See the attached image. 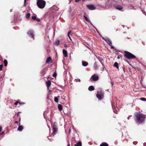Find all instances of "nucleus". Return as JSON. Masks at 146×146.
<instances>
[{
  "label": "nucleus",
  "mask_w": 146,
  "mask_h": 146,
  "mask_svg": "<svg viewBox=\"0 0 146 146\" xmlns=\"http://www.w3.org/2000/svg\"><path fill=\"white\" fill-rule=\"evenodd\" d=\"M36 16H33L32 17V19L34 20H36Z\"/></svg>",
  "instance_id": "31"
},
{
  "label": "nucleus",
  "mask_w": 146,
  "mask_h": 146,
  "mask_svg": "<svg viewBox=\"0 0 146 146\" xmlns=\"http://www.w3.org/2000/svg\"><path fill=\"white\" fill-rule=\"evenodd\" d=\"M114 84V83L113 82L111 83V85L112 86H113V85Z\"/></svg>",
  "instance_id": "48"
},
{
  "label": "nucleus",
  "mask_w": 146,
  "mask_h": 146,
  "mask_svg": "<svg viewBox=\"0 0 146 146\" xmlns=\"http://www.w3.org/2000/svg\"><path fill=\"white\" fill-rule=\"evenodd\" d=\"M46 68H44L43 70L40 73L42 76H43L45 74V72L46 71Z\"/></svg>",
  "instance_id": "15"
},
{
  "label": "nucleus",
  "mask_w": 146,
  "mask_h": 146,
  "mask_svg": "<svg viewBox=\"0 0 146 146\" xmlns=\"http://www.w3.org/2000/svg\"><path fill=\"white\" fill-rule=\"evenodd\" d=\"M79 82H80V80H79Z\"/></svg>",
  "instance_id": "54"
},
{
  "label": "nucleus",
  "mask_w": 146,
  "mask_h": 146,
  "mask_svg": "<svg viewBox=\"0 0 146 146\" xmlns=\"http://www.w3.org/2000/svg\"><path fill=\"white\" fill-rule=\"evenodd\" d=\"M95 69H96L97 68L96 67H95Z\"/></svg>",
  "instance_id": "52"
},
{
  "label": "nucleus",
  "mask_w": 146,
  "mask_h": 146,
  "mask_svg": "<svg viewBox=\"0 0 146 146\" xmlns=\"http://www.w3.org/2000/svg\"><path fill=\"white\" fill-rule=\"evenodd\" d=\"M97 98L99 100H102L104 97V93L102 92H98V93L96 94Z\"/></svg>",
  "instance_id": "5"
},
{
  "label": "nucleus",
  "mask_w": 146,
  "mask_h": 146,
  "mask_svg": "<svg viewBox=\"0 0 146 146\" xmlns=\"http://www.w3.org/2000/svg\"><path fill=\"white\" fill-rule=\"evenodd\" d=\"M36 20L38 22H40V19L38 18H36Z\"/></svg>",
  "instance_id": "32"
},
{
  "label": "nucleus",
  "mask_w": 146,
  "mask_h": 146,
  "mask_svg": "<svg viewBox=\"0 0 146 146\" xmlns=\"http://www.w3.org/2000/svg\"><path fill=\"white\" fill-rule=\"evenodd\" d=\"M27 34L28 35L32 37L34 39V35L33 33V31L32 30H30L28 31Z\"/></svg>",
  "instance_id": "8"
},
{
  "label": "nucleus",
  "mask_w": 146,
  "mask_h": 146,
  "mask_svg": "<svg viewBox=\"0 0 146 146\" xmlns=\"http://www.w3.org/2000/svg\"><path fill=\"white\" fill-rule=\"evenodd\" d=\"M111 1L110 0H109L106 3V4H108V3H110L111 2Z\"/></svg>",
  "instance_id": "38"
},
{
  "label": "nucleus",
  "mask_w": 146,
  "mask_h": 146,
  "mask_svg": "<svg viewBox=\"0 0 146 146\" xmlns=\"http://www.w3.org/2000/svg\"><path fill=\"white\" fill-rule=\"evenodd\" d=\"M26 1H27V0H24V5L25 7L26 6Z\"/></svg>",
  "instance_id": "34"
},
{
  "label": "nucleus",
  "mask_w": 146,
  "mask_h": 146,
  "mask_svg": "<svg viewBox=\"0 0 146 146\" xmlns=\"http://www.w3.org/2000/svg\"><path fill=\"white\" fill-rule=\"evenodd\" d=\"M71 30L69 31H68V36H69V35H70V34L71 33Z\"/></svg>",
  "instance_id": "35"
},
{
  "label": "nucleus",
  "mask_w": 146,
  "mask_h": 146,
  "mask_svg": "<svg viewBox=\"0 0 146 146\" xmlns=\"http://www.w3.org/2000/svg\"><path fill=\"white\" fill-rule=\"evenodd\" d=\"M46 85L47 89H49V87L51 85V82L50 80H48L46 82Z\"/></svg>",
  "instance_id": "11"
},
{
  "label": "nucleus",
  "mask_w": 146,
  "mask_h": 146,
  "mask_svg": "<svg viewBox=\"0 0 146 146\" xmlns=\"http://www.w3.org/2000/svg\"><path fill=\"white\" fill-rule=\"evenodd\" d=\"M114 66L116 67L117 68H118V63L117 62H115L114 64Z\"/></svg>",
  "instance_id": "22"
},
{
  "label": "nucleus",
  "mask_w": 146,
  "mask_h": 146,
  "mask_svg": "<svg viewBox=\"0 0 146 146\" xmlns=\"http://www.w3.org/2000/svg\"><path fill=\"white\" fill-rule=\"evenodd\" d=\"M87 8L90 10H94L96 9V7L93 5H86Z\"/></svg>",
  "instance_id": "7"
},
{
  "label": "nucleus",
  "mask_w": 146,
  "mask_h": 146,
  "mask_svg": "<svg viewBox=\"0 0 146 146\" xmlns=\"http://www.w3.org/2000/svg\"><path fill=\"white\" fill-rule=\"evenodd\" d=\"M30 16V14L29 13H28L26 15V17L27 18L29 19Z\"/></svg>",
  "instance_id": "26"
},
{
  "label": "nucleus",
  "mask_w": 146,
  "mask_h": 146,
  "mask_svg": "<svg viewBox=\"0 0 146 146\" xmlns=\"http://www.w3.org/2000/svg\"><path fill=\"white\" fill-rule=\"evenodd\" d=\"M3 62L5 66H6L8 63V62L7 60L6 59H5L3 61Z\"/></svg>",
  "instance_id": "24"
},
{
  "label": "nucleus",
  "mask_w": 146,
  "mask_h": 146,
  "mask_svg": "<svg viewBox=\"0 0 146 146\" xmlns=\"http://www.w3.org/2000/svg\"><path fill=\"white\" fill-rule=\"evenodd\" d=\"M58 108L60 111H61L62 109V106L60 104H59L58 106Z\"/></svg>",
  "instance_id": "18"
},
{
  "label": "nucleus",
  "mask_w": 146,
  "mask_h": 146,
  "mask_svg": "<svg viewBox=\"0 0 146 146\" xmlns=\"http://www.w3.org/2000/svg\"><path fill=\"white\" fill-rule=\"evenodd\" d=\"M68 144L67 146H70V143H69L68 142Z\"/></svg>",
  "instance_id": "46"
},
{
  "label": "nucleus",
  "mask_w": 146,
  "mask_h": 146,
  "mask_svg": "<svg viewBox=\"0 0 146 146\" xmlns=\"http://www.w3.org/2000/svg\"><path fill=\"white\" fill-rule=\"evenodd\" d=\"M83 17L88 22H90V20L86 17L85 15H84Z\"/></svg>",
  "instance_id": "21"
},
{
  "label": "nucleus",
  "mask_w": 146,
  "mask_h": 146,
  "mask_svg": "<svg viewBox=\"0 0 146 146\" xmlns=\"http://www.w3.org/2000/svg\"><path fill=\"white\" fill-rule=\"evenodd\" d=\"M124 53V56L128 59H133L136 58L135 55L128 51H125Z\"/></svg>",
  "instance_id": "2"
},
{
  "label": "nucleus",
  "mask_w": 146,
  "mask_h": 146,
  "mask_svg": "<svg viewBox=\"0 0 146 146\" xmlns=\"http://www.w3.org/2000/svg\"><path fill=\"white\" fill-rule=\"evenodd\" d=\"M69 133H70V129L69 130Z\"/></svg>",
  "instance_id": "51"
},
{
  "label": "nucleus",
  "mask_w": 146,
  "mask_h": 146,
  "mask_svg": "<svg viewBox=\"0 0 146 146\" xmlns=\"http://www.w3.org/2000/svg\"><path fill=\"white\" fill-rule=\"evenodd\" d=\"M2 127L1 126H0V132H1L2 130Z\"/></svg>",
  "instance_id": "43"
},
{
  "label": "nucleus",
  "mask_w": 146,
  "mask_h": 146,
  "mask_svg": "<svg viewBox=\"0 0 146 146\" xmlns=\"http://www.w3.org/2000/svg\"><path fill=\"white\" fill-rule=\"evenodd\" d=\"M135 121L136 123H139L144 121V120L146 117L145 115L140 113H136L135 115Z\"/></svg>",
  "instance_id": "1"
},
{
  "label": "nucleus",
  "mask_w": 146,
  "mask_h": 146,
  "mask_svg": "<svg viewBox=\"0 0 146 146\" xmlns=\"http://www.w3.org/2000/svg\"><path fill=\"white\" fill-rule=\"evenodd\" d=\"M112 108L113 109H114L115 108V106H113V105H112Z\"/></svg>",
  "instance_id": "41"
},
{
  "label": "nucleus",
  "mask_w": 146,
  "mask_h": 146,
  "mask_svg": "<svg viewBox=\"0 0 146 146\" xmlns=\"http://www.w3.org/2000/svg\"><path fill=\"white\" fill-rule=\"evenodd\" d=\"M111 48L114 49V46H111Z\"/></svg>",
  "instance_id": "42"
},
{
  "label": "nucleus",
  "mask_w": 146,
  "mask_h": 146,
  "mask_svg": "<svg viewBox=\"0 0 146 146\" xmlns=\"http://www.w3.org/2000/svg\"><path fill=\"white\" fill-rule=\"evenodd\" d=\"M4 133V131H2L1 133H0V134L1 135H2Z\"/></svg>",
  "instance_id": "40"
},
{
  "label": "nucleus",
  "mask_w": 146,
  "mask_h": 146,
  "mask_svg": "<svg viewBox=\"0 0 146 146\" xmlns=\"http://www.w3.org/2000/svg\"><path fill=\"white\" fill-rule=\"evenodd\" d=\"M46 62V63H50V62H52V61L51 58L50 57H48L47 58Z\"/></svg>",
  "instance_id": "12"
},
{
  "label": "nucleus",
  "mask_w": 146,
  "mask_h": 146,
  "mask_svg": "<svg viewBox=\"0 0 146 146\" xmlns=\"http://www.w3.org/2000/svg\"><path fill=\"white\" fill-rule=\"evenodd\" d=\"M37 4L38 7L42 9L45 7L46 2L43 0H38L37 1Z\"/></svg>",
  "instance_id": "3"
},
{
  "label": "nucleus",
  "mask_w": 146,
  "mask_h": 146,
  "mask_svg": "<svg viewBox=\"0 0 146 146\" xmlns=\"http://www.w3.org/2000/svg\"><path fill=\"white\" fill-rule=\"evenodd\" d=\"M103 39L110 45H111L112 44V42L110 38H103Z\"/></svg>",
  "instance_id": "9"
},
{
  "label": "nucleus",
  "mask_w": 146,
  "mask_h": 146,
  "mask_svg": "<svg viewBox=\"0 0 146 146\" xmlns=\"http://www.w3.org/2000/svg\"><path fill=\"white\" fill-rule=\"evenodd\" d=\"M19 104L20 105L25 104V103L23 102H20L19 101Z\"/></svg>",
  "instance_id": "29"
},
{
  "label": "nucleus",
  "mask_w": 146,
  "mask_h": 146,
  "mask_svg": "<svg viewBox=\"0 0 146 146\" xmlns=\"http://www.w3.org/2000/svg\"><path fill=\"white\" fill-rule=\"evenodd\" d=\"M18 113L17 114V116H18Z\"/></svg>",
  "instance_id": "55"
},
{
  "label": "nucleus",
  "mask_w": 146,
  "mask_h": 146,
  "mask_svg": "<svg viewBox=\"0 0 146 146\" xmlns=\"http://www.w3.org/2000/svg\"><path fill=\"white\" fill-rule=\"evenodd\" d=\"M18 104H19V101H17L15 102L14 104L15 105H17Z\"/></svg>",
  "instance_id": "33"
},
{
  "label": "nucleus",
  "mask_w": 146,
  "mask_h": 146,
  "mask_svg": "<svg viewBox=\"0 0 146 146\" xmlns=\"http://www.w3.org/2000/svg\"><path fill=\"white\" fill-rule=\"evenodd\" d=\"M121 55H119V56H118L117 58L118 59H119L120 58V57H121Z\"/></svg>",
  "instance_id": "39"
},
{
  "label": "nucleus",
  "mask_w": 146,
  "mask_h": 146,
  "mask_svg": "<svg viewBox=\"0 0 146 146\" xmlns=\"http://www.w3.org/2000/svg\"><path fill=\"white\" fill-rule=\"evenodd\" d=\"M127 119H129V117H128L127 118Z\"/></svg>",
  "instance_id": "53"
},
{
  "label": "nucleus",
  "mask_w": 146,
  "mask_h": 146,
  "mask_svg": "<svg viewBox=\"0 0 146 146\" xmlns=\"http://www.w3.org/2000/svg\"><path fill=\"white\" fill-rule=\"evenodd\" d=\"M68 36L69 37V38L71 40V38H70V35H69V36Z\"/></svg>",
  "instance_id": "47"
},
{
  "label": "nucleus",
  "mask_w": 146,
  "mask_h": 146,
  "mask_svg": "<svg viewBox=\"0 0 146 146\" xmlns=\"http://www.w3.org/2000/svg\"><path fill=\"white\" fill-rule=\"evenodd\" d=\"M57 75V74L56 71H55L53 74V76L54 77H55Z\"/></svg>",
  "instance_id": "27"
},
{
  "label": "nucleus",
  "mask_w": 146,
  "mask_h": 146,
  "mask_svg": "<svg viewBox=\"0 0 146 146\" xmlns=\"http://www.w3.org/2000/svg\"><path fill=\"white\" fill-rule=\"evenodd\" d=\"M123 70L124 72H125V68L123 67Z\"/></svg>",
  "instance_id": "44"
},
{
  "label": "nucleus",
  "mask_w": 146,
  "mask_h": 146,
  "mask_svg": "<svg viewBox=\"0 0 146 146\" xmlns=\"http://www.w3.org/2000/svg\"><path fill=\"white\" fill-rule=\"evenodd\" d=\"M100 146H109L108 144L106 142L102 143Z\"/></svg>",
  "instance_id": "17"
},
{
  "label": "nucleus",
  "mask_w": 146,
  "mask_h": 146,
  "mask_svg": "<svg viewBox=\"0 0 146 146\" xmlns=\"http://www.w3.org/2000/svg\"><path fill=\"white\" fill-rule=\"evenodd\" d=\"M59 43H60L59 40H57L55 41V42L54 43V44L55 45H56V46H58L59 45Z\"/></svg>",
  "instance_id": "20"
},
{
  "label": "nucleus",
  "mask_w": 146,
  "mask_h": 146,
  "mask_svg": "<svg viewBox=\"0 0 146 146\" xmlns=\"http://www.w3.org/2000/svg\"><path fill=\"white\" fill-rule=\"evenodd\" d=\"M15 123H18V122L17 121H16Z\"/></svg>",
  "instance_id": "45"
},
{
  "label": "nucleus",
  "mask_w": 146,
  "mask_h": 146,
  "mask_svg": "<svg viewBox=\"0 0 146 146\" xmlns=\"http://www.w3.org/2000/svg\"><path fill=\"white\" fill-rule=\"evenodd\" d=\"M58 98H60V96H58L57 97Z\"/></svg>",
  "instance_id": "50"
},
{
  "label": "nucleus",
  "mask_w": 146,
  "mask_h": 146,
  "mask_svg": "<svg viewBox=\"0 0 146 146\" xmlns=\"http://www.w3.org/2000/svg\"><path fill=\"white\" fill-rule=\"evenodd\" d=\"M81 0H75V2L76 3H77L80 1Z\"/></svg>",
  "instance_id": "37"
},
{
  "label": "nucleus",
  "mask_w": 146,
  "mask_h": 146,
  "mask_svg": "<svg viewBox=\"0 0 146 146\" xmlns=\"http://www.w3.org/2000/svg\"><path fill=\"white\" fill-rule=\"evenodd\" d=\"M144 146H146V143L144 144Z\"/></svg>",
  "instance_id": "49"
},
{
  "label": "nucleus",
  "mask_w": 146,
  "mask_h": 146,
  "mask_svg": "<svg viewBox=\"0 0 146 146\" xmlns=\"http://www.w3.org/2000/svg\"><path fill=\"white\" fill-rule=\"evenodd\" d=\"M23 129V127L22 126L20 125L18 128V130L19 131H21Z\"/></svg>",
  "instance_id": "19"
},
{
  "label": "nucleus",
  "mask_w": 146,
  "mask_h": 146,
  "mask_svg": "<svg viewBox=\"0 0 146 146\" xmlns=\"http://www.w3.org/2000/svg\"><path fill=\"white\" fill-rule=\"evenodd\" d=\"M140 99L142 101H146V99L144 98H141Z\"/></svg>",
  "instance_id": "28"
},
{
  "label": "nucleus",
  "mask_w": 146,
  "mask_h": 146,
  "mask_svg": "<svg viewBox=\"0 0 146 146\" xmlns=\"http://www.w3.org/2000/svg\"><path fill=\"white\" fill-rule=\"evenodd\" d=\"M63 53L65 57H67V52L65 49H63Z\"/></svg>",
  "instance_id": "13"
},
{
  "label": "nucleus",
  "mask_w": 146,
  "mask_h": 146,
  "mask_svg": "<svg viewBox=\"0 0 146 146\" xmlns=\"http://www.w3.org/2000/svg\"><path fill=\"white\" fill-rule=\"evenodd\" d=\"M114 7L115 9L119 10H121L123 9V7L120 5H115Z\"/></svg>",
  "instance_id": "10"
},
{
  "label": "nucleus",
  "mask_w": 146,
  "mask_h": 146,
  "mask_svg": "<svg viewBox=\"0 0 146 146\" xmlns=\"http://www.w3.org/2000/svg\"><path fill=\"white\" fill-rule=\"evenodd\" d=\"M95 89L93 86H89L88 88V90L90 91H92L94 90Z\"/></svg>",
  "instance_id": "14"
},
{
  "label": "nucleus",
  "mask_w": 146,
  "mask_h": 146,
  "mask_svg": "<svg viewBox=\"0 0 146 146\" xmlns=\"http://www.w3.org/2000/svg\"><path fill=\"white\" fill-rule=\"evenodd\" d=\"M53 129L52 134L54 136L57 133L58 128L56 122H54L52 127Z\"/></svg>",
  "instance_id": "4"
},
{
  "label": "nucleus",
  "mask_w": 146,
  "mask_h": 146,
  "mask_svg": "<svg viewBox=\"0 0 146 146\" xmlns=\"http://www.w3.org/2000/svg\"><path fill=\"white\" fill-rule=\"evenodd\" d=\"M113 112L115 113H117V111L116 110H115V109H114Z\"/></svg>",
  "instance_id": "36"
},
{
  "label": "nucleus",
  "mask_w": 146,
  "mask_h": 146,
  "mask_svg": "<svg viewBox=\"0 0 146 146\" xmlns=\"http://www.w3.org/2000/svg\"><path fill=\"white\" fill-rule=\"evenodd\" d=\"M3 66V64H1L0 65V71L2 70Z\"/></svg>",
  "instance_id": "30"
},
{
  "label": "nucleus",
  "mask_w": 146,
  "mask_h": 146,
  "mask_svg": "<svg viewBox=\"0 0 146 146\" xmlns=\"http://www.w3.org/2000/svg\"><path fill=\"white\" fill-rule=\"evenodd\" d=\"M54 101L55 102H56V103L58 102V98L57 97H54Z\"/></svg>",
  "instance_id": "25"
},
{
  "label": "nucleus",
  "mask_w": 146,
  "mask_h": 146,
  "mask_svg": "<svg viewBox=\"0 0 146 146\" xmlns=\"http://www.w3.org/2000/svg\"><path fill=\"white\" fill-rule=\"evenodd\" d=\"M91 79L93 81H97L99 79L98 76L96 74L93 75L91 77Z\"/></svg>",
  "instance_id": "6"
},
{
  "label": "nucleus",
  "mask_w": 146,
  "mask_h": 146,
  "mask_svg": "<svg viewBox=\"0 0 146 146\" xmlns=\"http://www.w3.org/2000/svg\"><path fill=\"white\" fill-rule=\"evenodd\" d=\"M82 63V65L84 66H86L88 65V63L85 61H83Z\"/></svg>",
  "instance_id": "16"
},
{
  "label": "nucleus",
  "mask_w": 146,
  "mask_h": 146,
  "mask_svg": "<svg viewBox=\"0 0 146 146\" xmlns=\"http://www.w3.org/2000/svg\"><path fill=\"white\" fill-rule=\"evenodd\" d=\"M82 143L81 142H78L75 145V146H81Z\"/></svg>",
  "instance_id": "23"
}]
</instances>
